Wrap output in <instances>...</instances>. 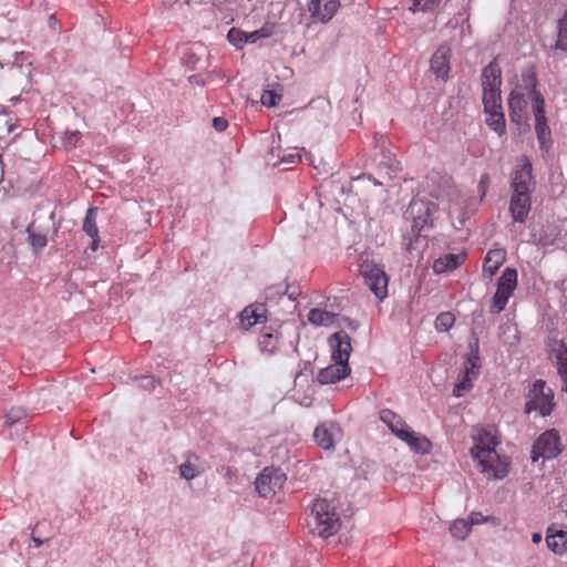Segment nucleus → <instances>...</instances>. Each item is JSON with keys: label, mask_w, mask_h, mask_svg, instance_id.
I'll list each match as a JSON object with an SVG mask.
<instances>
[{"label": "nucleus", "mask_w": 567, "mask_h": 567, "mask_svg": "<svg viewBox=\"0 0 567 567\" xmlns=\"http://www.w3.org/2000/svg\"><path fill=\"white\" fill-rule=\"evenodd\" d=\"M439 213V205L423 198H413L403 217L411 221V234L403 235V245L408 250L414 249V244L427 237V231L433 229L435 215Z\"/></svg>", "instance_id": "f257e3e1"}, {"label": "nucleus", "mask_w": 567, "mask_h": 567, "mask_svg": "<svg viewBox=\"0 0 567 567\" xmlns=\"http://www.w3.org/2000/svg\"><path fill=\"white\" fill-rule=\"evenodd\" d=\"M312 513L315 514L318 535L320 537L328 538L339 530L340 519L336 513V506L328 499H316L312 505Z\"/></svg>", "instance_id": "f03ea898"}, {"label": "nucleus", "mask_w": 567, "mask_h": 567, "mask_svg": "<svg viewBox=\"0 0 567 567\" xmlns=\"http://www.w3.org/2000/svg\"><path fill=\"white\" fill-rule=\"evenodd\" d=\"M359 271L373 295L378 299L383 300L388 296L389 282V278L383 268L373 261L364 260L360 265Z\"/></svg>", "instance_id": "7ed1b4c3"}, {"label": "nucleus", "mask_w": 567, "mask_h": 567, "mask_svg": "<svg viewBox=\"0 0 567 567\" xmlns=\"http://www.w3.org/2000/svg\"><path fill=\"white\" fill-rule=\"evenodd\" d=\"M473 439L475 443L471 449V455L474 461L486 464L492 458H498L495 447L499 444V441L489 430L482 429Z\"/></svg>", "instance_id": "20e7f679"}, {"label": "nucleus", "mask_w": 567, "mask_h": 567, "mask_svg": "<svg viewBox=\"0 0 567 567\" xmlns=\"http://www.w3.org/2000/svg\"><path fill=\"white\" fill-rule=\"evenodd\" d=\"M286 480V474L279 467L268 466L256 477L255 488L259 496L267 498L280 489Z\"/></svg>", "instance_id": "39448f33"}, {"label": "nucleus", "mask_w": 567, "mask_h": 567, "mask_svg": "<svg viewBox=\"0 0 567 567\" xmlns=\"http://www.w3.org/2000/svg\"><path fill=\"white\" fill-rule=\"evenodd\" d=\"M536 181L533 175L532 163L527 157L516 165L511 175V188L513 193L532 194L535 189Z\"/></svg>", "instance_id": "423d86ee"}, {"label": "nucleus", "mask_w": 567, "mask_h": 567, "mask_svg": "<svg viewBox=\"0 0 567 567\" xmlns=\"http://www.w3.org/2000/svg\"><path fill=\"white\" fill-rule=\"evenodd\" d=\"M274 33V25L266 23L260 29L252 32H245L239 28H231L227 33V40L237 49H241L246 43H256L259 39H266Z\"/></svg>", "instance_id": "0eeeda50"}, {"label": "nucleus", "mask_w": 567, "mask_h": 567, "mask_svg": "<svg viewBox=\"0 0 567 567\" xmlns=\"http://www.w3.org/2000/svg\"><path fill=\"white\" fill-rule=\"evenodd\" d=\"M331 348V359L339 364H349V358L352 352L351 338L349 334L339 330L329 337Z\"/></svg>", "instance_id": "6e6552de"}, {"label": "nucleus", "mask_w": 567, "mask_h": 567, "mask_svg": "<svg viewBox=\"0 0 567 567\" xmlns=\"http://www.w3.org/2000/svg\"><path fill=\"white\" fill-rule=\"evenodd\" d=\"M340 425L334 421H327L316 426L313 437L318 446L326 451H332L336 447V441L341 437Z\"/></svg>", "instance_id": "1a4fd4ad"}, {"label": "nucleus", "mask_w": 567, "mask_h": 567, "mask_svg": "<svg viewBox=\"0 0 567 567\" xmlns=\"http://www.w3.org/2000/svg\"><path fill=\"white\" fill-rule=\"evenodd\" d=\"M340 6V0H311L308 11L315 21L328 23L336 16Z\"/></svg>", "instance_id": "9d476101"}, {"label": "nucleus", "mask_w": 567, "mask_h": 567, "mask_svg": "<svg viewBox=\"0 0 567 567\" xmlns=\"http://www.w3.org/2000/svg\"><path fill=\"white\" fill-rule=\"evenodd\" d=\"M535 443L536 447L545 453V460L556 458L563 451L559 433L555 429L542 433Z\"/></svg>", "instance_id": "9b49d317"}, {"label": "nucleus", "mask_w": 567, "mask_h": 567, "mask_svg": "<svg viewBox=\"0 0 567 567\" xmlns=\"http://www.w3.org/2000/svg\"><path fill=\"white\" fill-rule=\"evenodd\" d=\"M532 208V194L513 193L509 200V213L514 223H525Z\"/></svg>", "instance_id": "f8f14e48"}, {"label": "nucleus", "mask_w": 567, "mask_h": 567, "mask_svg": "<svg viewBox=\"0 0 567 567\" xmlns=\"http://www.w3.org/2000/svg\"><path fill=\"white\" fill-rule=\"evenodd\" d=\"M450 59L451 48L445 43L440 45L432 55L431 70L437 78L447 80L451 70Z\"/></svg>", "instance_id": "ddd939ff"}, {"label": "nucleus", "mask_w": 567, "mask_h": 567, "mask_svg": "<svg viewBox=\"0 0 567 567\" xmlns=\"http://www.w3.org/2000/svg\"><path fill=\"white\" fill-rule=\"evenodd\" d=\"M351 373L349 364L333 363L319 371L317 380L320 384H332L346 379Z\"/></svg>", "instance_id": "4468645a"}, {"label": "nucleus", "mask_w": 567, "mask_h": 567, "mask_svg": "<svg viewBox=\"0 0 567 567\" xmlns=\"http://www.w3.org/2000/svg\"><path fill=\"white\" fill-rule=\"evenodd\" d=\"M483 91L501 89L502 85V69L494 58L483 70L481 74Z\"/></svg>", "instance_id": "2eb2a0df"}, {"label": "nucleus", "mask_w": 567, "mask_h": 567, "mask_svg": "<svg viewBox=\"0 0 567 567\" xmlns=\"http://www.w3.org/2000/svg\"><path fill=\"white\" fill-rule=\"evenodd\" d=\"M527 103L522 93L512 91L508 96V115L513 123L520 125L526 123V110Z\"/></svg>", "instance_id": "dca6fc26"}, {"label": "nucleus", "mask_w": 567, "mask_h": 567, "mask_svg": "<svg viewBox=\"0 0 567 567\" xmlns=\"http://www.w3.org/2000/svg\"><path fill=\"white\" fill-rule=\"evenodd\" d=\"M551 352L556 360L557 372L563 381V391L567 392V344L563 340H554Z\"/></svg>", "instance_id": "f3484780"}, {"label": "nucleus", "mask_w": 567, "mask_h": 567, "mask_svg": "<svg viewBox=\"0 0 567 567\" xmlns=\"http://www.w3.org/2000/svg\"><path fill=\"white\" fill-rule=\"evenodd\" d=\"M380 420L386 424L389 430L401 441L404 439V435L401 433H408L411 429L400 415L389 409L380 411Z\"/></svg>", "instance_id": "a211bd4d"}, {"label": "nucleus", "mask_w": 567, "mask_h": 567, "mask_svg": "<svg viewBox=\"0 0 567 567\" xmlns=\"http://www.w3.org/2000/svg\"><path fill=\"white\" fill-rule=\"evenodd\" d=\"M558 240L557 226H543L539 230H533L528 243L538 247H549L556 245Z\"/></svg>", "instance_id": "6ab92c4d"}, {"label": "nucleus", "mask_w": 567, "mask_h": 567, "mask_svg": "<svg viewBox=\"0 0 567 567\" xmlns=\"http://www.w3.org/2000/svg\"><path fill=\"white\" fill-rule=\"evenodd\" d=\"M266 307L264 303H255L246 307L240 312V322L245 329L254 327L256 323L266 320Z\"/></svg>", "instance_id": "aec40b11"}, {"label": "nucleus", "mask_w": 567, "mask_h": 567, "mask_svg": "<svg viewBox=\"0 0 567 567\" xmlns=\"http://www.w3.org/2000/svg\"><path fill=\"white\" fill-rule=\"evenodd\" d=\"M546 545L554 554L564 555L567 551V532L563 529L554 530L553 527H548Z\"/></svg>", "instance_id": "412c9836"}, {"label": "nucleus", "mask_w": 567, "mask_h": 567, "mask_svg": "<svg viewBox=\"0 0 567 567\" xmlns=\"http://www.w3.org/2000/svg\"><path fill=\"white\" fill-rule=\"evenodd\" d=\"M465 260V254H446L433 262L435 274L453 271Z\"/></svg>", "instance_id": "4be33fe9"}, {"label": "nucleus", "mask_w": 567, "mask_h": 567, "mask_svg": "<svg viewBox=\"0 0 567 567\" xmlns=\"http://www.w3.org/2000/svg\"><path fill=\"white\" fill-rule=\"evenodd\" d=\"M401 434L404 435L402 441L405 442L413 452L419 454H429L431 452L432 443L426 436L417 435L411 429L408 433Z\"/></svg>", "instance_id": "5701e85b"}, {"label": "nucleus", "mask_w": 567, "mask_h": 567, "mask_svg": "<svg viewBox=\"0 0 567 567\" xmlns=\"http://www.w3.org/2000/svg\"><path fill=\"white\" fill-rule=\"evenodd\" d=\"M548 394V389L544 380H536L527 394L524 412L526 414L537 410V402Z\"/></svg>", "instance_id": "b1692460"}, {"label": "nucleus", "mask_w": 567, "mask_h": 567, "mask_svg": "<svg viewBox=\"0 0 567 567\" xmlns=\"http://www.w3.org/2000/svg\"><path fill=\"white\" fill-rule=\"evenodd\" d=\"M535 116V132L542 150L551 142V132L547 124L546 113H537Z\"/></svg>", "instance_id": "393cba45"}, {"label": "nucleus", "mask_w": 567, "mask_h": 567, "mask_svg": "<svg viewBox=\"0 0 567 567\" xmlns=\"http://www.w3.org/2000/svg\"><path fill=\"white\" fill-rule=\"evenodd\" d=\"M482 473L492 474L495 480H503L508 474V463L501 461L498 458H492L486 462V466L484 467V463H478Z\"/></svg>", "instance_id": "a878e982"}, {"label": "nucleus", "mask_w": 567, "mask_h": 567, "mask_svg": "<svg viewBox=\"0 0 567 567\" xmlns=\"http://www.w3.org/2000/svg\"><path fill=\"white\" fill-rule=\"evenodd\" d=\"M517 285V270L507 267L497 280V290L512 295Z\"/></svg>", "instance_id": "bb28decb"}, {"label": "nucleus", "mask_w": 567, "mask_h": 567, "mask_svg": "<svg viewBox=\"0 0 567 567\" xmlns=\"http://www.w3.org/2000/svg\"><path fill=\"white\" fill-rule=\"evenodd\" d=\"M504 258V251L501 249L488 251L484 259L483 271L493 277L503 264Z\"/></svg>", "instance_id": "cd10ccee"}, {"label": "nucleus", "mask_w": 567, "mask_h": 567, "mask_svg": "<svg viewBox=\"0 0 567 567\" xmlns=\"http://www.w3.org/2000/svg\"><path fill=\"white\" fill-rule=\"evenodd\" d=\"M485 114L487 115L485 120L487 126L491 130L495 131L498 135L504 134L506 130V122L503 109H498L497 111L485 112Z\"/></svg>", "instance_id": "c85d7f7f"}, {"label": "nucleus", "mask_w": 567, "mask_h": 567, "mask_svg": "<svg viewBox=\"0 0 567 567\" xmlns=\"http://www.w3.org/2000/svg\"><path fill=\"white\" fill-rule=\"evenodd\" d=\"M551 48L567 53V9L557 20V39Z\"/></svg>", "instance_id": "c756f323"}, {"label": "nucleus", "mask_w": 567, "mask_h": 567, "mask_svg": "<svg viewBox=\"0 0 567 567\" xmlns=\"http://www.w3.org/2000/svg\"><path fill=\"white\" fill-rule=\"evenodd\" d=\"M279 346L278 331H265L259 337V347L261 351L272 354L277 351Z\"/></svg>", "instance_id": "7c9ffc66"}, {"label": "nucleus", "mask_w": 567, "mask_h": 567, "mask_svg": "<svg viewBox=\"0 0 567 567\" xmlns=\"http://www.w3.org/2000/svg\"><path fill=\"white\" fill-rule=\"evenodd\" d=\"M336 313L313 308L308 312V321L315 326H328L333 322Z\"/></svg>", "instance_id": "2f4dec72"}, {"label": "nucleus", "mask_w": 567, "mask_h": 567, "mask_svg": "<svg viewBox=\"0 0 567 567\" xmlns=\"http://www.w3.org/2000/svg\"><path fill=\"white\" fill-rule=\"evenodd\" d=\"M27 233H28V239H27L28 244L31 246L32 251L34 254H38L40 250H42L47 246V244H48L47 236L35 231L34 223H31L28 226Z\"/></svg>", "instance_id": "473e14b6"}, {"label": "nucleus", "mask_w": 567, "mask_h": 567, "mask_svg": "<svg viewBox=\"0 0 567 567\" xmlns=\"http://www.w3.org/2000/svg\"><path fill=\"white\" fill-rule=\"evenodd\" d=\"M484 112L502 109L501 89L483 91Z\"/></svg>", "instance_id": "72a5a7b5"}, {"label": "nucleus", "mask_w": 567, "mask_h": 567, "mask_svg": "<svg viewBox=\"0 0 567 567\" xmlns=\"http://www.w3.org/2000/svg\"><path fill=\"white\" fill-rule=\"evenodd\" d=\"M279 162H272V166L285 165V169H288L290 165H295L301 161V154L297 148L291 151H284L278 147Z\"/></svg>", "instance_id": "f704fd0d"}, {"label": "nucleus", "mask_w": 567, "mask_h": 567, "mask_svg": "<svg viewBox=\"0 0 567 567\" xmlns=\"http://www.w3.org/2000/svg\"><path fill=\"white\" fill-rule=\"evenodd\" d=\"M96 216H97V208L91 207L87 209L86 215L83 220V230L87 236L91 238L97 237L99 228L96 226Z\"/></svg>", "instance_id": "c9c22d12"}, {"label": "nucleus", "mask_w": 567, "mask_h": 567, "mask_svg": "<svg viewBox=\"0 0 567 567\" xmlns=\"http://www.w3.org/2000/svg\"><path fill=\"white\" fill-rule=\"evenodd\" d=\"M471 529V523L466 519H456L450 526L451 535L460 540L465 539Z\"/></svg>", "instance_id": "e433bc0d"}, {"label": "nucleus", "mask_w": 567, "mask_h": 567, "mask_svg": "<svg viewBox=\"0 0 567 567\" xmlns=\"http://www.w3.org/2000/svg\"><path fill=\"white\" fill-rule=\"evenodd\" d=\"M202 470L192 463L190 456L179 465V475L186 481H192L202 474Z\"/></svg>", "instance_id": "4c0bfd02"}, {"label": "nucleus", "mask_w": 567, "mask_h": 567, "mask_svg": "<svg viewBox=\"0 0 567 567\" xmlns=\"http://www.w3.org/2000/svg\"><path fill=\"white\" fill-rule=\"evenodd\" d=\"M454 321H455V317L452 312H450V311L441 312L435 319V322H434L435 329L439 332H446L453 327Z\"/></svg>", "instance_id": "58836bf2"}, {"label": "nucleus", "mask_w": 567, "mask_h": 567, "mask_svg": "<svg viewBox=\"0 0 567 567\" xmlns=\"http://www.w3.org/2000/svg\"><path fill=\"white\" fill-rule=\"evenodd\" d=\"M472 379H475L472 373L464 371L463 379L455 383L453 388V395L460 398L463 396L466 391L471 390L473 386Z\"/></svg>", "instance_id": "ea45409f"}, {"label": "nucleus", "mask_w": 567, "mask_h": 567, "mask_svg": "<svg viewBox=\"0 0 567 567\" xmlns=\"http://www.w3.org/2000/svg\"><path fill=\"white\" fill-rule=\"evenodd\" d=\"M481 369V357L480 353H470L467 352L465 358V369L464 371H467L472 373L474 378H477L480 374Z\"/></svg>", "instance_id": "a19ab883"}, {"label": "nucleus", "mask_w": 567, "mask_h": 567, "mask_svg": "<svg viewBox=\"0 0 567 567\" xmlns=\"http://www.w3.org/2000/svg\"><path fill=\"white\" fill-rule=\"evenodd\" d=\"M511 295L496 289L492 299L491 311L498 313L505 309Z\"/></svg>", "instance_id": "79ce46f5"}, {"label": "nucleus", "mask_w": 567, "mask_h": 567, "mask_svg": "<svg viewBox=\"0 0 567 567\" xmlns=\"http://www.w3.org/2000/svg\"><path fill=\"white\" fill-rule=\"evenodd\" d=\"M529 100L533 103V113H546L545 111V99L538 89H535L527 93Z\"/></svg>", "instance_id": "37998d69"}, {"label": "nucleus", "mask_w": 567, "mask_h": 567, "mask_svg": "<svg viewBox=\"0 0 567 567\" xmlns=\"http://www.w3.org/2000/svg\"><path fill=\"white\" fill-rule=\"evenodd\" d=\"M522 82H523V86L527 91V93L535 89H538L537 75L533 69L523 71Z\"/></svg>", "instance_id": "c03bdc74"}, {"label": "nucleus", "mask_w": 567, "mask_h": 567, "mask_svg": "<svg viewBox=\"0 0 567 567\" xmlns=\"http://www.w3.org/2000/svg\"><path fill=\"white\" fill-rule=\"evenodd\" d=\"M553 398V391L548 389V394L538 400L537 410H539L543 416H547L551 413L554 408Z\"/></svg>", "instance_id": "a18cd8bd"}, {"label": "nucleus", "mask_w": 567, "mask_h": 567, "mask_svg": "<svg viewBox=\"0 0 567 567\" xmlns=\"http://www.w3.org/2000/svg\"><path fill=\"white\" fill-rule=\"evenodd\" d=\"M25 416H27V412L23 408L13 406L10 409V411L6 415V423L8 425H13V424L20 422Z\"/></svg>", "instance_id": "49530a36"}, {"label": "nucleus", "mask_w": 567, "mask_h": 567, "mask_svg": "<svg viewBox=\"0 0 567 567\" xmlns=\"http://www.w3.org/2000/svg\"><path fill=\"white\" fill-rule=\"evenodd\" d=\"M281 100V94H278L276 91L274 90H265L262 92V95L260 97V101L262 103V105L267 106V107H274L277 105V102Z\"/></svg>", "instance_id": "de8ad7c7"}, {"label": "nucleus", "mask_w": 567, "mask_h": 567, "mask_svg": "<svg viewBox=\"0 0 567 567\" xmlns=\"http://www.w3.org/2000/svg\"><path fill=\"white\" fill-rule=\"evenodd\" d=\"M313 373V367L310 361L302 362V367L295 375V383L297 384L299 381L308 382V379Z\"/></svg>", "instance_id": "09e8293b"}, {"label": "nucleus", "mask_w": 567, "mask_h": 567, "mask_svg": "<svg viewBox=\"0 0 567 567\" xmlns=\"http://www.w3.org/2000/svg\"><path fill=\"white\" fill-rule=\"evenodd\" d=\"M136 381L138 382V386L146 391L154 390L158 383V381L153 375H142L136 378Z\"/></svg>", "instance_id": "8fccbe9b"}, {"label": "nucleus", "mask_w": 567, "mask_h": 567, "mask_svg": "<svg viewBox=\"0 0 567 567\" xmlns=\"http://www.w3.org/2000/svg\"><path fill=\"white\" fill-rule=\"evenodd\" d=\"M284 295H286L285 288L281 285H271L265 289L266 300H274Z\"/></svg>", "instance_id": "3c124183"}, {"label": "nucleus", "mask_w": 567, "mask_h": 567, "mask_svg": "<svg viewBox=\"0 0 567 567\" xmlns=\"http://www.w3.org/2000/svg\"><path fill=\"white\" fill-rule=\"evenodd\" d=\"M80 138V132H66L65 137L63 140V145L65 147H74Z\"/></svg>", "instance_id": "603ef678"}, {"label": "nucleus", "mask_w": 567, "mask_h": 567, "mask_svg": "<svg viewBox=\"0 0 567 567\" xmlns=\"http://www.w3.org/2000/svg\"><path fill=\"white\" fill-rule=\"evenodd\" d=\"M468 352L470 353H480V339L475 330L471 331V337L468 341Z\"/></svg>", "instance_id": "864d4df0"}, {"label": "nucleus", "mask_w": 567, "mask_h": 567, "mask_svg": "<svg viewBox=\"0 0 567 567\" xmlns=\"http://www.w3.org/2000/svg\"><path fill=\"white\" fill-rule=\"evenodd\" d=\"M489 518H491L489 516H484L480 512H473L470 516L468 523H471V527H472L473 525H477V524L487 522Z\"/></svg>", "instance_id": "5fc2aeb1"}, {"label": "nucleus", "mask_w": 567, "mask_h": 567, "mask_svg": "<svg viewBox=\"0 0 567 567\" xmlns=\"http://www.w3.org/2000/svg\"><path fill=\"white\" fill-rule=\"evenodd\" d=\"M285 293L288 296L290 300H296L297 297L300 295V290L298 286L286 284Z\"/></svg>", "instance_id": "6e6d98bb"}, {"label": "nucleus", "mask_w": 567, "mask_h": 567, "mask_svg": "<svg viewBox=\"0 0 567 567\" xmlns=\"http://www.w3.org/2000/svg\"><path fill=\"white\" fill-rule=\"evenodd\" d=\"M213 126L216 131L223 132L228 126V121L225 117L218 116L213 118Z\"/></svg>", "instance_id": "4d7b16f0"}, {"label": "nucleus", "mask_w": 567, "mask_h": 567, "mask_svg": "<svg viewBox=\"0 0 567 567\" xmlns=\"http://www.w3.org/2000/svg\"><path fill=\"white\" fill-rule=\"evenodd\" d=\"M442 0H422L423 12L433 11Z\"/></svg>", "instance_id": "13d9d810"}, {"label": "nucleus", "mask_w": 567, "mask_h": 567, "mask_svg": "<svg viewBox=\"0 0 567 567\" xmlns=\"http://www.w3.org/2000/svg\"><path fill=\"white\" fill-rule=\"evenodd\" d=\"M540 457L545 460V453H543L542 450H538L536 447V443L534 442L532 452H530V460L533 463H536Z\"/></svg>", "instance_id": "bf43d9fd"}, {"label": "nucleus", "mask_w": 567, "mask_h": 567, "mask_svg": "<svg viewBox=\"0 0 567 567\" xmlns=\"http://www.w3.org/2000/svg\"><path fill=\"white\" fill-rule=\"evenodd\" d=\"M488 183H489L488 175L487 174L482 175L480 183H478V188H480V190H482V196L485 195L486 187H487Z\"/></svg>", "instance_id": "052dcab7"}, {"label": "nucleus", "mask_w": 567, "mask_h": 567, "mask_svg": "<svg viewBox=\"0 0 567 567\" xmlns=\"http://www.w3.org/2000/svg\"><path fill=\"white\" fill-rule=\"evenodd\" d=\"M188 81L192 83V84H196V85H200V86H204L205 85V81L203 79L202 75L199 74H194V75H190L188 78Z\"/></svg>", "instance_id": "680f3d73"}, {"label": "nucleus", "mask_w": 567, "mask_h": 567, "mask_svg": "<svg viewBox=\"0 0 567 567\" xmlns=\"http://www.w3.org/2000/svg\"><path fill=\"white\" fill-rule=\"evenodd\" d=\"M277 155H278V148L277 150L272 148L267 155V164L272 165V162H279V158Z\"/></svg>", "instance_id": "e2e57ef3"}, {"label": "nucleus", "mask_w": 567, "mask_h": 567, "mask_svg": "<svg viewBox=\"0 0 567 567\" xmlns=\"http://www.w3.org/2000/svg\"><path fill=\"white\" fill-rule=\"evenodd\" d=\"M410 10L413 12H416V11L423 12L422 0H413V3L411 6Z\"/></svg>", "instance_id": "0e129e2a"}, {"label": "nucleus", "mask_w": 567, "mask_h": 567, "mask_svg": "<svg viewBox=\"0 0 567 567\" xmlns=\"http://www.w3.org/2000/svg\"><path fill=\"white\" fill-rule=\"evenodd\" d=\"M198 59H195V54H189V56L186 59V64L190 68V69H196V63H197Z\"/></svg>", "instance_id": "69168bd1"}, {"label": "nucleus", "mask_w": 567, "mask_h": 567, "mask_svg": "<svg viewBox=\"0 0 567 567\" xmlns=\"http://www.w3.org/2000/svg\"><path fill=\"white\" fill-rule=\"evenodd\" d=\"M542 538H543V536H542V534H540V533H534V534L532 535V542H533L534 544H539V543L542 542Z\"/></svg>", "instance_id": "338daca9"}, {"label": "nucleus", "mask_w": 567, "mask_h": 567, "mask_svg": "<svg viewBox=\"0 0 567 567\" xmlns=\"http://www.w3.org/2000/svg\"><path fill=\"white\" fill-rule=\"evenodd\" d=\"M32 540H33V543H34L35 547H40V546H42V545H43V543H44L41 538H39V537L34 536V534H32Z\"/></svg>", "instance_id": "774afa93"}]
</instances>
